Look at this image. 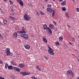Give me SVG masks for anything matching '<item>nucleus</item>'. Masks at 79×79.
<instances>
[{"label": "nucleus", "instance_id": "nucleus-1", "mask_svg": "<svg viewBox=\"0 0 79 79\" xmlns=\"http://www.w3.org/2000/svg\"><path fill=\"white\" fill-rule=\"evenodd\" d=\"M6 56H8L10 55V56L13 55V53H11L10 52V49L9 48H7L6 50Z\"/></svg>", "mask_w": 79, "mask_h": 79}, {"label": "nucleus", "instance_id": "nucleus-2", "mask_svg": "<svg viewBox=\"0 0 79 79\" xmlns=\"http://www.w3.org/2000/svg\"><path fill=\"white\" fill-rule=\"evenodd\" d=\"M48 53H50V54H51V55H54L55 53H54V52H53V51L52 48H51L49 46H48Z\"/></svg>", "mask_w": 79, "mask_h": 79}, {"label": "nucleus", "instance_id": "nucleus-3", "mask_svg": "<svg viewBox=\"0 0 79 79\" xmlns=\"http://www.w3.org/2000/svg\"><path fill=\"white\" fill-rule=\"evenodd\" d=\"M67 75H71L72 77H74V74L72 72L71 70H68L67 72Z\"/></svg>", "mask_w": 79, "mask_h": 79}, {"label": "nucleus", "instance_id": "nucleus-4", "mask_svg": "<svg viewBox=\"0 0 79 79\" xmlns=\"http://www.w3.org/2000/svg\"><path fill=\"white\" fill-rule=\"evenodd\" d=\"M20 36L23 37V39H28V38H29V37L27 35L25 34H22Z\"/></svg>", "mask_w": 79, "mask_h": 79}, {"label": "nucleus", "instance_id": "nucleus-5", "mask_svg": "<svg viewBox=\"0 0 79 79\" xmlns=\"http://www.w3.org/2000/svg\"><path fill=\"white\" fill-rule=\"evenodd\" d=\"M24 19L26 21H29L31 19V17L27 15H24Z\"/></svg>", "mask_w": 79, "mask_h": 79}, {"label": "nucleus", "instance_id": "nucleus-6", "mask_svg": "<svg viewBox=\"0 0 79 79\" xmlns=\"http://www.w3.org/2000/svg\"><path fill=\"white\" fill-rule=\"evenodd\" d=\"M25 66V65L24 64H19V67L21 68H23Z\"/></svg>", "mask_w": 79, "mask_h": 79}, {"label": "nucleus", "instance_id": "nucleus-7", "mask_svg": "<svg viewBox=\"0 0 79 79\" xmlns=\"http://www.w3.org/2000/svg\"><path fill=\"white\" fill-rule=\"evenodd\" d=\"M47 30H48V34H52V31L50 28L49 27H48Z\"/></svg>", "mask_w": 79, "mask_h": 79}, {"label": "nucleus", "instance_id": "nucleus-8", "mask_svg": "<svg viewBox=\"0 0 79 79\" xmlns=\"http://www.w3.org/2000/svg\"><path fill=\"white\" fill-rule=\"evenodd\" d=\"M9 17L13 22H15V18L11 16H9Z\"/></svg>", "mask_w": 79, "mask_h": 79}, {"label": "nucleus", "instance_id": "nucleus-9", "mask_svg": "<svg viewBox=\"0 0 79 79\" xmlns=\"http://www.w3.org/2000/svg\"><path fill=\"white\" fill-rule=\"evenodd\" d=\"M21 30V31H22L23 33H26V31H25V28H24V27H22Z\"/></svg>", "mask_w": 79, "mask_h": 79}, {"label": "nucleus", "instance_id": "nucleus-10", "mask_svg": "<svg viewBox=\"0 0 79 79\" xmlns=\"http://www.w3.org/2000/svg\"><path fill=\"white\" fill-rule=\"evenodd\" d=\"M14 69L15 71H17V72H19L20 71V70L19 69V68L17 67H14Z\"/></svg>", "mask_w": 79, "mask_h": 79}, {"label": "nucleus", "instance_id": "nucleus-11", "mask_svg": "<svg viewBox=\"0 0 79 79\" xmlns=\"http://www.w3.org/2000/svg\"><path fill=\"white\" fill-rule=\"evenodd\" d=\"M13 36L14 38H17V37H18V34H17V33L15 32L13 34Z\"/></svg>", "mask_w": 79, "mask_h": 79}, {"label": "nucleus", "instance_id": "nucleus-12", "mask_svg": "<svg viewBox=\"0 0 79 79\" xmlns=\"http://www.w3.org/2000/svg\"><path fill=\"white\" fill-rule=\"evenodd\" d=\"M24 47L26 49H29L30 48V46L29 45L25 44L24 45Z\"/></svg>", "mask_w": 79, "mask_h": 79}, {"label": "nucleus", "instance_id": "nucleus-13", "mask_svg": "<svg viewBox=\"0 0 79 79\" xmlns=\"http://www.w3.org/2000/svg\"><path fill=\"white\" fill-rule=\"evenodd\" d=\"M47 11H49L50 13H52L53 11V10L52 9L50 8H47Z\"/></svg>", "mask_w": 79, "mask_h": 79}, {"label": "nucleus", "instance_id": "nucleus-14", "mask_svg": "<svg viewBox=\"0 0 79 79\" xmlns=\"http://www.w3.org/2000/svg\"><path fill=\"white\" fill-rule=\"evenodd\" d=\"M36 69L39 70V71H42L41 68H40V67H39V66L38 65H37L36 66Z\"/></svg>", "mask_w": 79, "mask_h": 79}, {"label": "nucleus", "instance_id": "nucleus-15", "mask_svg": "<svg viewBox=\"0 0 79 79\" xmlns=\"http://www.w3.org/2000/svg\"><path fill=\"white\" fill-rule=\"evenodd\" d=\"M19 2V4L21 5V6H23V2L22 0H20L19 2Z\"/></svg>", "mask_w": 79, "mask_h": 79}, {"label": "nucleus", "instance_id": "nucleus-16", "mask_svg": "<svg viewBox=\"0 0 79 79\" xmlns=\"http://www.w3.org/2000/svg\"><path fill=\"white\" fill-rule=\"evenodd\" d=\"M8 68L9 69H13L14 67H13L12 65H10L8 66Z\"/></svg>", "mask_w": 79, "mask_h": 79}, {"label": "nucleus", "instance_id": "nucleus-17", "mask_svg": "<svg viewBox=\"0 0 79 79\" xmlns=\"http://www.w3.org/2000/svg\"><path fill=\"white\" fill-rule=\"evenodd\" d=\"M43 40L44 42H45L46 43H47V40L45 38V37H44L43 38Z\"/></svg>", "mask_w": 79, "mask_h": 79}, {"label": "nucleus", "instance_id": "nucleus-18", "mask_svg": "<svg viewBox=\"0 0 79 79\" xmlns=\"http://www.w3.org/2000/svg\"><path fill=\"white\" fill-rule=\"evenodd\" d=\"M43 27H44V29L45 30L47 29V28H47V25L46 24H45L44 25Z\"/></svg>", "mask_w": 79, "mask_h": 79}, {"label": "nucleus", "instance_id": "nucleus-19", "mask_svg": "<svg viewBox=\"0 0 79 79\" xmlns=\"http://www.w3.org/2000/svg\"><path fill=\"white\" fill-rule=\"evenodd\" d=\"M20 74L22 75H23V76H26V72H22L20 73Z\"/></svg>", "mask_w": 79, "mask_h": 79}, {"label": "nucleus", "instance_id": "nucleus-20", "mask_svg": "<svg viewBox=\"0 0 79 79\" xmlns=\"http://www.w3.org/2000/svg\"><path fill=\"white\" fill-rule=\"evenodd\" d=\"M17 33H18V34H21L23 33H22V31H17Z\"/></svg>", "mask_w": 79, "mask_h": 79}, {"label": "nucleus", "instance_id": "nucleus-21", "mask_svg": "<svg viewBox=\"0 0 79 79\" xmlns=\"http://www.w3.org/2000/svg\"><path fill=\"white\" fill-rule=\"evenodd\" d=\"M0 10H1V13H2V14H5V12L4 11V10H2L1 8H0Z\"/></svg>", "mask_w": 79, "mask_h": 79}, {"label": "nucleus", "instance_id": "nucleus-22", "mask_svg": "<svg viewBox=\"0 0 79 79\" xmlns=\"http://www.w3.org/2000/svg\"><path fill=\"white\" fill-rule=\"evenodd\" d=\"M66 2L65 1H63L61 3V5H66Z\"/></svg>", "mask_w": 79, "mask_h": 79}, {"label": "nucleus", "instance_id": "nucleus-23", "mask_svg": "<svg viewBox=\"0 0 79 79\" xmlns=\"http://www.w3.org/2000/svg\"><path fill=\"white\" fill-rule=\"evenodd\" d=\"M53 13H52V16H54V15H55V9H54L53 10Z\"/></svg>", "mask_w": 79, "mask_h": 79}, {"label": "nucleus", "instance_id": "nucleus-24", "mask_svg": "<svg viewBox=\"0 0 79 79\" xmlns=\"http://www.w3.org/2000/svg\"><path fill=\"white\" fill-rule=\"evenodd\" d=\"M49 27L51 29H53V25L51 24L49 25Z\"/></svg>", "mask_w": 79, "mask_h": 79}, {"label": "nucleus", "instance_id": "nucleus-25", "mask_svg": "<svg viewBox=\"0 0 79 79\" xmlns=\"http://www.w3.org/2000/svg\"><path fill=\"white\" fill-rule=\"evenodd\" d=\"M55 44H56V45H57V46H59L60 45V43H59V42L58 41L56 42H55Z\"/></svg>", "mask_w": 79, "mask_h": 79}, {"label": "nucleus", "instance_id": "nucleus-26", "mask_svg": "<svg viewBox=\"0 0 79 79\" xmlns=\"http://www.w3.org/2000/svg\"><path fill=\"white\" fill-rule=\"evenodd\" d=\"M3 23L4 24H7V20H5L3 21Z\"/></svg>", "mask_w": 79, "mask_h": 79}, {"label": "nucleus", "instance_id": "nucleus-27", "mask_svg": "<svg viewBox=\"0 0 79 79\" xmlns=\"http://www.w3.org/2000/svg\"><path fill=\"white\" fill-rule=\"evenodd\" d=\"M40 14L42 15H45V13H44V12H43L42 11H40Z\"/></svg>", "mask_w": 79, "mask_h": 79}, {"label": "nucleus", "instance_id": "nucleus-28", "mask_svg": "<svg viewBox=\"0 0 79 79\" xmlns=\"http://www.w3.org/2000/svg\"><path fill=\"white\" fill-rule=\"evenodd\" d=\"M63 37L61 36L59 37V41H60L61 40H63Z\"/></svg>", "mask_w": 79, "mask_h": 79}, {"label": "nucleus", "instance_id": "nucleus-29", "mask_svg": "<svg viewBox=\"0 0 79 79\" xmlns=\"http://www.w3.org/2000/svg\"><path fill=\"white\" fill-rule=\"evenodd\" d=\"M62 10L63 11H65L66 10V7H62Z\"/></svg>", "mask_w": 79, "mask_h": 79}, {"label": "nucleus", "instance_id": "nucleus-30", "mask_svg": "<svg viewBox=\"0 0 79 79\" xmlns=\"http://www.w3.org/2000/svg\"><path fill=\"white\" fill-rule=\"evenodd\" d=\"M9 2H10V5H13V3H14L13 2H12L10 0H9Z\"/></svg>", "mask_w": 79, "mask_h": 79}, {"label": "nucleus", "instance_id": "nucleus-31", "mask_svg": "<svg viewBox=\"0 0 79 79\" xmlns=\"http://www.w3.org/2000/svg\"><path fill=\"white\" fill-rule=\"evenodd\" d=\"M9 66H8V64H6L5 65V68H6H6H8Z\"/></svg>", "mask_w": 79, "mask_h": 79}, {"label": "nucleus", "instance_id": "nucleus-32", "mask_svg": "<svg viewBox=\"0 0 79 79\" xmlns=\"http://www.w3.org/2000/svg\"><path fill=\"white\" fill-rule=\"evenodd\" d=\"M66 37H69V34L68 33H67L66 35Z\"/></svg>", "mask_w": 79, "mask_h": 79}, {"label": "nucleus", "instance_id": "nucleus-33", "mask_svg": "<svg viewBox=\"0 0 79 79\" xmlns=\"http://www.w3.org/2000/svg\"><path fill=\"white\" fill-rule=\"evenodd\" d=\"M68 12H66L65 13V16H66V17H67V18H69V16H68Z\"/></svg>", "mask_w": 79, "mask_h": 79}, {"label": "nucleus", "instance_id": "nucleus-34", "mask_svg": "<svg viewBox=\"0 0 79 79\" xmlns=\"http://www.w3.org/2000/svg\"><path fill=\"white\" fill-rule=\"evenodd\" d=\"M26 76H27V75H30V74H31V73H27L26 72Z\"/></svg>", "mask_w": 79, "mask_h": 79}, {"label": "nucleus", "instance_id": "nucleus-35", "mask_svg": "<svg viewBox=\"0 0 79 79\" xmlns=\"http://www.w3.org/2000/svg\"><path fill=\"white\" fill-rule=\"evenodd\" d=\"M48 6V7H49V8H51V6H52V5L51 4H48L47 5Z\"/></svg>", "mask_w": 79, "mask_h": 79}, {"label": "nucleus", "instance_id": "nucleus-36", "mask_svg": "<svg viewBox=\"0 0 79 79\" xmlns=\"http://www.w3.org/2000/svg\"><path fill=\"white\" fill-rule=\"evenodd\" d=\"M76 11L77 12H79V8H76Z\"/></svg>", "mask_w": 79, "mask_h": 79}, {"label": "nucleus", "instance_id": "nucleus-37", "mask_svg": "<svg viewBox=\"0 0 79 79\" xmlns=\"http://www.w3.org/2000/svg\"><path fill=\"white\" fill-rule=\"evenodd\" d=\"M11 11L13 12L14 11H15V9L14 8H11Z\"/></svg>", "mask_w": 79, "mask_h": 79}, {"label": "nucleus", "instance_id": "nucleus-38", "mask_svg": "<svg viewBox=\"0 0 79 79\" xmlns=\"http://www.w3.org/2000/svg\"><path fill=\"white\" fill-rule=\"evenodd\" d=\"M44 58H45V59H46V60H48V57H47V56H44Z\"/></svg>", "mask_w": 79, "mask_h": 79}, {"label": "nucleus", "instance_id": "nucleus-39", "mask_svg": "<svg viewBox=\"0 0 79 79\" xmlns=\"http://www.w3.org/2000/svg\"><path fill=\"white\" fill-rule=\"evenodd\" d=\"M0 79H5L4 77H0Z\"/></svg>", "mask_w": 79, "mask_h": 79}, {"label": "nucleus", "instance_id": "nucleus-40", "mask_svg": "<svg viewBox=\"0 0 79 79\" xmlns=\"http://www.w3.org/2000/svg\"><path fill=\"white\" fill-rule=\"evenodd\" d=\"M36 13H37V15H40V13H39V12H38V11H36Z\"/></svg>", "mask_w": 79, "mask_h": 79}, {"label": "nucleus", "instance_id": "nucleus-41", "mask_svg": "<svg viewBox=\"0 0 79 79\" xmlns=\"http://www.w3.org/2000/svg\"><path fill=\"white\" fill-rule=\"evenodd\" d=\"M72 40L73 41V42H75V38H73V39H72Z\"/></svg>", "mask_w": 79, "mask_h": 79}, {"label": "nucleus", "instance_id": "nucleus-42", "mask_svg": "<svg viewBox=\"0 0 79 79\" xmlns=\"http://www.w3.org/2000/svg\"><path fill=\"white\" fill-rule=\"evenodd\" d=\"M11 15H15V13L14 12H12L11 14Z\"/></svg>", "mask_w": 79, "mask_h": 79}, {"label": "nucleus", "instance_id": "nucleus-43", "mask_svg": "<svg viewBox=\"0 0 79 79\" xmlns=\"http://www.w3.org/2000/svg\"><path fill=\"white\" fill-rule=\"evenodd\" d=\"M0 64H3V62H2V61L0 60Z\"/></svg>", "mask_w": 79, "mask_h": 79}, {"label": "nucleus", "instance_id": "nucleus-44", "mask_svg": "<svg viewBox=\"0 0 79 79\" xmlns=\"http://www.w3.org/2000/svg\"><path fill=\"white\" fill-rule=\"evenodd\" d=\"M53 23L55 25H56V23L55 21H54V22H53Z\"/></svg>", "mask_w": 79, "mask_h": 79}, {"label": "nucleus", "instance_id": "nucleus-45", "mask_svg": "<svg viewBox=\"0 0 79 79\" xmlns=\"http://www.w3.org/2000/svg\"><path fill=\"white\" fill-rule=\"evenodd\" d=\"M67 26H68V27H69V28H70V27H70V26H69V25H67Z\"/></svg>", "mask_w": 79, "mask_h": 79}, {"label": "nucleus", "instance_id": "nucleus-46", "mask_svg": "<svg viewBox=\"0 0 79 79\" xmlns=\"http://www.w3.org/2000/svg\"><path fill=\"white\" fill-rule=\"evenodd\" d=\"M2 34L0 33V38H2Z\"/></svg>", "mask_w": 79, "mask_h": 79}, {"label": "nucleus", "instance_id": "nucleus-47", "mask_svg": "<svg viewBox=\"0 0 79 79\" xmlns=\"http://www.w3.org/2000/svg\"><path fill=\"white\" fill-rule=\"evenodd\" d=\"M69 43L70 45H72V43L71 42H69Z\"/></svg>", "mask_w": 79, "mask_h": 79}, {"label": "nucleus", "instance_id": "nucleus-48", "mask_svg": "<svg viewBox=\"0 0 79 79\" xmlns=\"http://www.w3.org/2000/svg\"><path fill=\"white\" fill-rule=\"evenodd\" d=\"M59 2H62L63 0H59Z\"/></svg>", "mask_w": 79, "mask_h": 79}, {"label": "nucleus", "instance_id": "nucleus-49", "mask_svg": "<svg viewBox=\"0 0 79 79\" xmlns=\"http://www.w3.org/2000/svg\"><path fill=\"white\" fill-rule=\"evenodd\" d=\"M6 0H4L3 1H4V2H6Z\"/></svg>", "mask_w": 79, "mask_h": 79}, {"label": "nucleus", "instance_id": "nucleus-50", "mask_svg": "<svg viewBox=\"0 0 79 79\" xmlns=\"http://www.w3.org/2000/svg\"><path fill=\"white\" fill-rule=\"evenodd\" d=\"M2 25V22H0V26H1Z\"/></svg>", "mask_w": 79, "mask_h": 79}, {"label": "nucleus", "instance_id": "nucleus-51", "mask_svg": "<svg viewBox=\"0 0 79 79\" xmlns=\"http://www.w3.org/2000/svg\"><path fill=\"white\" fill-rule=\"evenodd\" d=\"M45 2H48V0H44Z\"/></svg>", "mask_w": 79, "mask_h": 79}, {"label": "nucleus", "instance_id": "nucleus-52", "mask_svg": "<svg viewBox=\"0 0 79 79\" xmlns=\"http://www.w3.org/2000/svg\"><path fill=\"white\" fill-rule=\"evenodd\" d=\"M72 1H73L74 3L75 2V1L74 0H72Z\"/></svg>", "mask_w": 79, "mask_h": 79}, {"label": "nucleus", "instance_id": "nucleus-53", "mask_svg": "<svg viewBox=\"0 0 79 79\" xmlns=\"http://www.w3.org/2000/svg\"><path fill=\"white\" fill-rule=\"evenodd\" d=\"M20 1V0H17V2H19Z\"/></svg>", "mask_w": 79, "mask_h": 79}, {"label": "nucleus", "instance_id": "nucleus-54", "mask_svg": "<svg viewBox=\"0 0 79 79\" xmlns=\"http://www.w3.org/2000/svg\"><path fill=\"white\" fill-rule=\"evenodd\" d=\"M77 79H79V76L77 78Z\"/></svg>", "mask_w": 79, "mask_h": 79}, {"label": "nucleus", "instance_id": "nucleus-55", "mask_svg": "<svg viewBox=\"0 0 79 79\" xmlns=\"http://www.w3.org/2000/svg\"><path fill=\"white\" fill-rule=\"evenodd\" d=\"M78 38L79 39V35L78 36Z\"/></svg>", "mask_w": 79, "mask_h": 79}, {"label": "nucleus", "instance_id": "nucleus-56", "mask_svg": "<svg viewBox=\"0 0 79 79\" xmlns=\"http://www.w3.org/2000/svg\"><path fill=\"white\" fill-rule=\"evenodd\" d=\"M53 0V2H55V0Z\"/></svg>", "mask_w": 79, "mask_h": 79}, {"label": "nucleus", "instance_id": "nucleus-57", "mask_svg": "<svg viewBox=\"0 0 79 79\" xmlns=\"http://www.w3.org/2000/svg\"><path fill=\"white\" fill-rule=\"evenodd\" d=\"M31 6H32V5H31Z\"/></svg>", "mask_w": 79, "mask_h": 79}]
</instances>
